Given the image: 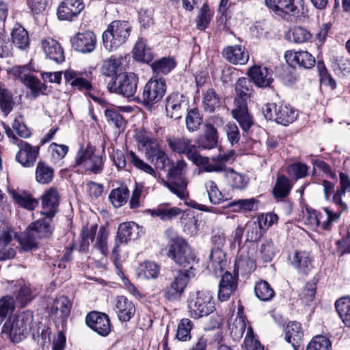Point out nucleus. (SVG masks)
<instances>
[{"label": "nucleus", "mask_w": 350, "mask_h": 350, "mask_svg": "<svg viewBox=\"0 0 350 350\" xmlns=\"http://www.w3.org/2000/svg\"><path fill=\"white\" fill-rule=\"evenodd\" d=\"M165 234L170 239L167 256L180 267L193 269V264L197 262L196 256L185 240L178 237L172 229H167Z\"/></svg>", "instance_id": "1"}, {"label": "nucleus", "mask_w": 350, "mask_h": 350, "mask_svg": "<svg viewBox=\"0 0 350 350\" xmlns=\"http://www.w3.org/2000/svg\"><path fill=\"white\" fill-rule=\"evenodd\" d=\"M187 169V163L183 159L176 163L172 161L171 165H169L168 181H164V185L181 200L188 196L187 180L185 177Z\"/></svg>", "instance_id": "2"}, {"label": "nucleus", "mask_w": 350, "mask_h": 350, "mask_svg": "<svg viewBox=\"0 0 350 350\" xmlns=\"http://www.w3.org/2000/svg\"><path fill=\"white\" fill-rule=\"evenodd\" d=\"M131 27L126 21H114L103 33V42L108 51L119 48L128 39Z\"/></svg>", "instance_id": "3"}, {"label": "nucleus", "mask_w": 350, "mask_h": 350, "mask_svg": "<svg viewBox=\"0 0 350 350\" xmlns=\"http://www.w3.org/2000/svg\"><path fill=\"white\" fill-rule=\"evenodd\" d=\"M33 321L31 312H23L16 315L10 323H5L2 332L8 333L12 342H19L27 337Z\"/></svg>", "instance_id": "4"}, {"label": "nucleus", "mask_w": 350, "mask_h": 350, "mask_svg": "<svg viewBox=\"0 0 350 350\" xmlns=\"http://www.w3.org/2000/svg\"><path fill=\"white\" fill-rule=\"evenodd\" d=\"M187 308L192 318L208 316L215 310L212 294L208 291H200L191 295L187 301Z\"/></svg>", "instance_id": "5"}, {"label": "nucleus", "mask_w": 350, "mask_h": 350, "mask_svg": "<svg viewBox=\"0 0 350 350\" xmlns=\"http://www.w3.org/2000/svg\"><path fill=\"white\" fill-rule=\"evenodd\" d=\"M138 77L133 72H122L116 76L107 84V89L125 98L134 97L137 88Z\"/></svg>", "instance_id": "6"}, {"label": "nucleus", "mask_w": 350, "mask_h": 350, "mask_svg": "<svg viewBox=\"0 0 350 350\" xmlns=\"http://www.w3.org/2000/svg\"><path fill=\"white\" fill-rule=\"evenodd\" d=\"M30 65L16 66L11 69V73L20 79L31 90V96L36 99L40 94H46L47 86L30 73Z\"/></svg>", "instance_id": "7"}, {"label": "nucleus", "mask_w": 350, "mask_h": 350, "mask_svg": "<svg viewBox=\"0 0 350 350\" xmlns=\"http://www.w3.org/2000/svg\"><path fill=\"white\" fill-rule=\"evenodd\" d=\"M194 275L193 269L179 270L170 286L163 290L165 297L169 301H174L180 298L189 280Z\"/></svg>", "instance_id": "8"}, {"label": "nucleus", "mask_w": 350, "mask_h": 350, "mask_svg": "<svg viewBox=\"0 0 350 350\" xmlns=\"http://www.w3.org/2000/svg\"><path fill=\"white\" fill-rule=\"evenodd\" d=\"M75 163L77 165L82 166L94 174L100 173L103 167V157L94 154L93 147L90 146L85 149L79 150L75 157Z\"/></svg>", "instance_id": "9"}, {"label": "nucleus", "mask_w": 350, "mask_h": 350, "mask_svg": "<svg viewBox=\"0 0 350 350\" xmlns=\"http://www.w3.org/2000/svg\"><path fill=\"white\" fill-rule=\"evenodd\" d=\"M165 92V81L163 78L152 77L144 87L142 93L143 104L152 105L159 102Z\"/></svg>", "instance_id": "10"}, {"label": "nucleus", "mask_w": 350, "mask_h": 350, "mask_svg": "<svg viewBox=\"0 0 350 350\" xmlns=\"http://www.w3.org/2000/svg\"><path fill=\"white\" fill-rule=\"evenodd\" d=\"M170 150L179 154H185L187 158L193 163L200 155L198 147L193 143V140L186 137H169L166 139Z\"/></svg>", "instance_id": "11"}, {"label": "nucleus", "mask_w": 350, "mask_h": 350, "mask_svg": "<svg viewBox=\"0 0 350 350\" xmlns=\"http://www.w3.org/2000/svg\"><path fill=\"white\" fill-rule=\"evenodd\" d=\"M65 81L70 85L81 92L88 94L94 100L97 101L98 98L92 94L93 86L87 72H82L74 70H67L64 72Z\"/></svg>", "instance_id": "12"}, {"label": "nucleus", "mask_w": 350, "mask_h": 350, "mask_svg": "<svg viewBox=\"0 0 350 350\" xmlns=\"http://www.w3.org/2000/svg\"><path fill=\"white\" fill-rule=\"evenodd\" d=\"M72 303L66 296L55 298L48 306L50 317L55 322L64 324L70 315Z\"/></svg>", "instance_id": "13"}, {"label": "nucleus", "mask_w": 350, "mask_h": 350, "mask_svg": "<svg viewBox=\"0 0 350 350\" xmlns=\"http://www.w3.org/2000/svg\"><path fill=\"white\" fill-rule=\"evenodd\" d=\"M87 325L98 334L107 336L111 331V324L108 315L105 313L92 311L85 318Z\"/></svg>", "instance_id": "14"}, {"label": "nucleus", "mask_w": 350, "mask_h": 350, "mask_svg": "<svg viewBox=\"0 0 350 350\" xmlns=\"http://www.w3.org/2000/svg\"><path fill=\"white\" fill-rule=\"evenodd\" d=\"M267 6L276 15L286 19L299 13L295 0H265Z\"/></svg>", "instance_id": "15"}, {"label": "nucleus", "mask_w": 350, "mask_h": 350, "mask_svg": "<svg viewBox=\"0 0 350 350\" xmlns=\"http://www.w3.org/2000/svg\"><path fill=\"white\" fill-rule=\"evenodd\" d=\"M187 103L183 94L172 93L165 99V111L167 117L178 120L184 113Z\"/></svg>", "instance_id": "16"}, {"label": "nucleus", "mask_w": 350, "mask_h": 350, "mask_svg": "<svg viewBox=\"0 0 350 350\" xmlns=\"http://www.w3.org/2000/svg\"><path fill=\"white\" fill-rule=\"evenodd\" d=\"M73 49L82 53H88L93 51L96 45V38L91 31L77 33L71 39Z\"/></svg>", "instance_id": "17"}, {"label": "nucleus", "mask_w": 350, "mask_h": 350, "mask_svg": "<svg viewBox=\"0 0 350 350\" xmlns=\"http://www.w3.org/2000/svg\"><path fill=\"white\" fill-rule=\"evenodd\" d=\"M286 62L292 67L310 69L315 65V58L308 51H288L284 54Z\"/></svg>", "instance_id": "18"}, {"label": "nucleus", "mask_w": 350, "mask_h": 350, "mask_svg": "<svg viewBox=\"0 0 350 350\" xmlns=\"http://www.w3.org/2000/svg\"><path fill=\"white\" fill-rule=\"evenodd\" d=\"M19 150L16 155V161L24 167H31L35 163L39 154V148L32 146L23 140L17 144Z\"/></svg>", "instance_id": "19"}, {"label": "nucleus", "mask_w": 350, "mask_h": 350, "mask_svg": "<svg viewBox=\"0 0 350 350\" xmlns=\"http://www.w3.org/2000/svg\"><path fill=\"white\" fill-rule=\"evenodd\" d=\"M83 0H64L57 9V16L60 20L71 21L84 9Z\"/></svg>", "instance_id": "20"}, {"label": "nucleus", "mask_w": 350, "mask_h": 350, "mask_svg": "<svg viewBox=\"0 0 350 350\" xmlns=\"http://www.w3.org/2000/svg\"><path fill=\"white\" fill-rule=\"evenodd\" d=\"M291 265L297 272L308 275L313 267L312 258L306 251H296L288 256Z\"/></svg>", "instance_id": "21"}, {"label": "nucleus", "mask_w": 350, "mask_h": 350, "mask_svg": "<svg viewBox=\"0 0 350 350\" xmlns=\"http://www.w3.org/2000/svg\"><path fill=\"white\" fill-rule=\"evenodd\" d=\"M247 75L259 88L269 87L273 81V71L267 67L255 65L248 70Z\"/></svg>", "instance_id": "22"}, {"label": "nucleus", "mask_w": 350, "mask_h": 350, "mask_svg": "<svg viewBox=\"0 0 350 350\" xmlns=\"http://www.w3.org/2000/svg\"><path fill=\"white\" fill-rule=\"evenodd\" d=\"M53 217L44 215L43 218L32 222L27 228L40 240L49 238L53 232Z\"/></svg>", "instance_id": "23"}, {"label": "nucleus", "mask_w": 350, "mask_h": 350, "mask_svg": "<svg viewBox=\"0 0 350 350\" xmlns=\"http://www.w3.org/2000/svg\"><path fill=\"white\" fill-rule=\"evenodd\" d=\"M237 288V276L233 275L228 271L225 272L222 275L218 290V299L221 301H226L229 299L231 295Z\"/></svg>", "instance_id": "24"}, {"label": "nucleus", "mask_w": 350, "mask_h": 350, "mask_svg": "<svg viewBox=\"0 0 350 350\" xmlns=\"http://www.w3.org/2000/svg\"><path fill=\"white\" fill-rule=\"evenodd\" d=\"M41 48L45 55L51 60L62 63L64 61V53L60 44L51 38L41 40Z\"/></svg>", "instance_id": "25"}, {"label": "nucleus", "mask_w": 350, "mask_h": 350, "mask_svg": "<svg viewBox=\"0 0 350 350\" xmlns=\"http://www.w3.org/2000/svg\"><path fill=\"white\" fill-rule=\"evenodd\" d=\"M224 57L233 64L244 65L249 60V54L241 45L228 46L222 52Z\"/></svg>", "instance_id": "26"}, {"label": "nucleus", "mask_w": 350, "mask_h": 350, "mask_svg": "<svg viewBox=\"0 0 350 350\" xmlns=\"http://www.w3.org/2000/svg\"><path fill=\"white\" fill-rule=\"evenodd\" d=\"M59 204V194L56 189L51 187L42 196V211L43 215L54 217Z\"/></svg>", "instance_id": "27"}, {"label": "nucleus", "mask_w": 350, "mask_h": 350, "mask_svg": "<svg viewBox=\"0 0 350 350\" xmlns=\"http://www.w3.org/2000/svg\"><path fill=\"white\" fill-rule=\"evenodd\" d=\"M138 234V225L135 222H125L121 224L117 232V239H116V247L113 252H117L118 248L121 244H124L129 240L134 239Z\"/></svg>", "instance_id": "28"}, {"label": "nucleus", "mask_w": 350, "mask_h": 350, "mask_svg": "<svg viewBox=\"0 0 350 350\" xmlns=\"http://www.w3.org/2000/svg\"><path fill=\"white\" fill-rule=\"evenodd\" d=\"M146 159L151 162L157 169L163 170L166 167L171 165L172 159L170 158L165 151L159 144L154 148H152L148 152H146Z\"/></svg>", "instance_id": "29"}, {"label": "nucleus", "mask_w": 350, "mask_h": 350, "mask_svg": "<svg viewBox=\"0 0 350 350\" xmlns=\"http://www.w3.org/2000/svg\"><path fill=\"white\" fill-rule=\"evenodd\" d=\"M116 312L120 321H129L135 312V308L133 302L126 297L119 296L116 298Z\"/></svg>", "instance_id": "30"}, {"label": "nucleus", "mask_w": 350, "mask_h": 350, "mask_svg": "<svg viewBox=\"0 0 350 350\" xmlns=\"http://www.w3.org/2000/svg\"><path fill=\"white\" fill-rule=\"evenodd\" d=\"M226 265V254L220 247H215L211 252L207 268L215 275L222 272Z\"/></svg>", "instance_id": "31"}, {"label": "nucleus", "mask_w": 350, "mask_h": 350, "mask_svg": "<svg viewBox=\"0 0 350 350\" xmlns=\"http://www.w3.org/2000/svg\"><path fill=\"white\" fill-rule=\"evenodd\" d=\"M304 333L301 324L293 321L289 323L285 329V340L290 343L294 349L297 350L299 347Z\"/></svg>", "instance_id": "32"}, {"label": "nucleus", "mask_w": 350, "mask_h": 350, "mask_svg": "<svg viewBox=\"0 0 350 350\" xmlns=\"http://www.w3.org/2000/svg\"><path fill=\"white\" fill-rule=\"evenodd\" d=\"M11 39L13 44L20 50H25L29 46V37L27 31L20 24L16 23L12 28Z\"/></svg>", "instance_id": "33"}, {"label": "nucleus", "mask_w": 350, "mask_h": 350, "mask_svg": "<svg viewBox=\"0 0 350 350\" xmlns=\"http://www.w3.org/2000/svg\"><path fill=\"white\" fill-rule=\"evenodd\" d=\"M205 128L204 135L198 140V147L203 149L214 148L218 142L217 129L210 123H206Z\"/></svg>", "instance_id": "34"}, {"label": "nucleus", "mask_w": 350, "mask_h": 350, "mask_svg": "<svg viewBox=\"0 0 350 350\" xmlns=\"http://www.w3.org/2000/svg\"><path fill=\"white\" fill-rule=\"evenodd\" d=\"M322 211L318 212V227L324 230H330L332 224L340 219V212H335L328 207H323Z\"/></svg>", "instance_id": "35"}, {"label": "nucleus", "mask_w": 350, "mask_h": 350, "mask_svg": "<svg viewBox=\"0 0 350 350\" xmlns=\"http://www.w3.org/2000/svg\"><path fill=\"white\" fill-rule=\"evenodd\" d=\"M276 114L275 122L284 126L292 123L297 117V112L291 106L282 103L278 104Z\"/></svg>", "instance_id": "36"}, {"label": "nucleus", "mask_w": 350, "mask_h": 350, "mask_svg": "<svg viewBox=\"0 0 350 350\" xmlns=\"http://www.w3.org/2000/svg\"><path fill=\"white\" fill-rule=\"evenodd\" d=\"M10 195L13 200L21 207L29 211L38 206L39 202L26 192L18 193L14 189H8Z\"/></svg>", "instance_id": "37"}, {"label": "nucleus", "mask_w": 350, "mask_h": 350, "mask_svg": "<svg viewBox=\"0 0 350 350\" xmlns=\"http://www.w3.org/2000/svg\"><path fill=\"white\" fill-rule=\"evenodd\" d=\"M226 178L228 185L233 190L242 191L247 187L249 183V178L246 176L235 172L232 168L227 170Z\"/></svg>", "instance_id": "38"}, {"label": "nucleus", "mask_w": 350, "mask_h": 350, "mask_svg": "<svg viewBox=\"0 0 350 350\" xmlns=\"http://www.w3.org/2000/svg\"><path fill=\"white\" fill-rule=\"evenodd\" d=\"M234 98L249 100L253 92V82L246 77L239 78L235 83Z\"/></svg>", "instance_id": "39"}, {"label": "nucleus", "mask_w": 350, "mask_h": 350, "mask_svg": "<svg viewBox=\"0 0 350 350\" xmlns=\"http://www.w3.org/2000/svg\"><path fill=\"white\" fill-rule=\"evenodd\" d=\"M126 57L129 55H113L103 62V72L107 76H111L121 69Z\"/></svg>", "instance_id": "40"}, {"label": "nucleus", "mask_w": 350, "mask_h": 350, "mask_svg": "<svg viewBox=\"0 0 350 350\" xmlns=\"http://www.w3.org/2000/svg\"><path fill=\"white\" fill-rule=\"evenodd\" d=\"M292 185L285 176H279L273 189V195L278 200H282L290 193Z\"/></svg>", "instance_id": "41"}, {"label": "nucleus", "mask_w": 350, "mask_h": 350, "mask_svg": "<svg viewBox=\"0 0 350 350\" xmlns=\"http://www.w3.org/2000/svg\"><path fill=\"white\" fill-rule=\"evenodd\" d=\"M202 96V106L206 111L213 113L219 107L220 96L213 89H208L203 92Z\"/></svg>", "instance_id": "42"}, {"label": "nucleus", "mask_w": 350, "mask_h": 350, "mask_svg": "<svg viewBox=\"0 0 350 350\" xmlns=\"http://www.w3.org/2000/svg\"><path fill=\"white\" fill-rule=\"evenodd\" d=\"M14 104L12 92L0 83V109L5 116L12 111Z\"/></svg>", "instance_id": "43"}, {"label": "nucleus", "mask_w": 350, "mask_h": 350, "mask_svg": "<svg viewBox=\"0 0 350 350\" xmlns=\"http://www.w3.org/2000/svg\"><path fill=\"white\" fill-rule=\"evenodd\" d=\"M213 159L215 162L211 163L209 162V159L208 157H203L200 154L193 163L197 166L203 167L204 171L207 172H221L224 170L225 165L217 160V157Z\"/></svg>", "instance_id": "44"}, {"label": "nucleus", "mask_w": 350, "mask_h": 350, "mask_svg": "<svg viewBox=\"0 0 350 350\" xmlns=\"http://www.w3.org/2000/svg\"><path fill=\"white\" fill-rule=\"evenodd\" d=\"M129 196V189L126 187H120L111 190L109 200L114 207L119 208L127 202Z\"/></svg>", "instance_id": "45"}, {"label": "nucleus", "mask_w": 350, "mask_h": 350, "mask_svg": "<svg viewBox=\"0 0 350 350\" xmlns=\"http://www.w3.org/2000/svg\"><path fill=\"white\" fill-rule=\"evenodd\" d=\"M213 16V12L211 10L206 3H204L199 10L196 18V27L199 30H205L209 25Z\"/></svg>", "instance_id": "46"}, {"label": "nucleus", "mask_w": 350, "mask_h": 350, "mask_svg": "<svg viewBox=\"0 0 350 350\" xmlns=\"http://www.w3.org/2000/svg\"><path fill=\"white\" fill-rule=\"evenodd\" d=\"M133 57L139 62L149 63L153 57L150 49L146 48L144 41L139 39L133 49Z\"/></svg>", "instance_id": "47"}, {"label": "nucleus", "mask_w": 350, "mask_h": 350, "mask_svg": "<svg viewBox=\"0 0 350 350\" xmlns=\"http://www.w3.org/2000/svg\"><path fill=\"white\" fill-rule=\"evenodd\" d=\"M181 213V209L178 207H167L164 205L159 206L150 211L152 216L158 217L163 221L171 220Z\"/></svg>", "instance_id": "48"}, {"label": "nucleus", "mask_w": 350, "mask_h": 350, "mask_svg": "<svg viewBox=\"0 0 350 350\" xmlns=\"http://www.w3.org/2000/svg\"><path fill=\"white\" fill-rule=\"evenodd\" d=\"M54 176L53 169L44 162H39L36 170V180L40 184L51 183Z\"/></svg>", "instance_id": "49"}, {"label": "nucleus", "mask_w": 350, "mask_h": 350, "mask_svg": "<svg viewBox=\"0 0 350 350\" xmlns=\"http://www.w3.org/2000/svg\"><path fill=\"white\" fill-rule=\"evenodd\" d=\"M335 307L342 322L350 327V297L340 298L336 301Z\"/></svg>", "instance_id": "50"}, {"label": "nucleus", "mask_w": 350, "mask_h": 350, "mask_svg": "<svg viewBox=\"0 0 350 350\" xmlns=\"http://www.w3.org/2000/svg\"><path fill=\"white\" fill-rule=\"evenodd\" d=\"M254 293L258 299L264 301L271 300L275 295L273 289L270 284L265 280H261L256 283Z\"/></svg>", "instance_id": "51"}, {"label": "nucleus", "mask_w": 350, "mask_h": 350, "mask_svg": "<svg viewBox=\"0 0 350 350\" xmlns=\"http://www.w3.org/2000/svg\"><path fill=\"white\" fill-rule=\"evenodd\" d=\"M176 66L173 58L163 57L151 64V68L157 75H167Z\"/></svg>", "instance_id": "52"}, {"label": "nucleus", "mask_w": 350, "mask_h": 350, "mask_svg": "<svg viewBox=\"0 0 350 350\" xmlns=\"http://www.w3.org/2000/svg\"><path fill=\"white\" fill-rule=\"evenodd\" d=\"M193 327V322L187 318L182 319L178 324L176 338L180 341L191 339V331Z\"/></svg>", "instance_id": "53"}, {"label": "nucleus", "mask_w": 350, "mask_h": 350, "mask_svg": "<svg viewBox=\"0 0 350 350\" xmlns=\"http://www.w3.org/2000/svg\"><path fill=\"white\" fill-rule=\"evenodd\" d=\"M39 240L40 239L27 228L20 239L21 249L25 252L36 250L38 248Z\"/></svg>", "instance_id": "54"}, {"label": "nucleus", "mask_w": 350, "mask_h": 350, "mask_svg": "<svg viewBox=\"0 0 350 350\" xmlns=\"http://www.w3.org/2000/svg\"><path fill=\"white\" fill-rule=\"evenodd\" d=\"M186 126L189 132H193L200 129L202 118L198 109L194 108L188 111L185 118Z\"/></svg>", "instance_id": "55"}, {"label": "nucleus", "mask_w": 350, "mask_h": 350, "mask_svg": "<svg viewBox=\"0 0 350 350\" xmlns=\"http://www.w3.org/2000/svg\"><path fill=\"white\" fill-rule=\"evenodd\" d=\"M258 200L254 198L233 200L228 206L233 208L234 211H252L256 209Z\"/></svg>", "instance_id": "56"}, {"label": "nucleus", "mask_w": 350, "mask_h": 350, "mask_svg": "<svg viewBox=\"0 0 350 350\" xmlns=\"http://www.w3.org/2000/svg\"><path fill=\"white\" fill-rule=\"evenodd\" d=\"M288 38L295 43H303L310 40L312 35L306 29L302 27H295L289 31Z\"/></svg>", "instance_id": "57"}, {"label": "nucleus", "mask_w": 350, "mask_h": 350, "mask_svg": "<svg viewBox=\"0 0 350 350\" xmlns=\"http://www.w3.org/2000/svg\"><path fill=\"white\" fill-rule=\"evenodd\" d=\"M127 159L137 169L153 176H156V171L152 166L139 158L133 151L131 150L128 152Z\"/></svg>", "instance_id": "58"}, {"label": "nucleus", "mask_w": 350, "mask_h": 350, "mask_svg": "<svg viewBox=\"0 0 350 350\" xmlns=\"http://www.w3.org/2000/svg\"><path fill=\"white\" fill-rule=\"evenodd\" d=\"M109 232L104 226L100 228L94 243V247L98 249L100 253L105 256L108 253L107 239Z\"/></svg>", "instance_id": "59"}, {"label": "nucleus", "mask_w": 350, "mask_h": 350, "mask_svg": "<svg viewBox=\"0 0 350 350\" xmlns=\"http://www.w3.org/2000/svg\"><path fill=\"white\" fill-rule=\"evenodd\" d=\"M331 342L325 336L317 335L308 343L306 350H330Z\"/></svg>", "instance_id": "60"}, {"label": "nucleus", "mask_w": 350, "mask_h": 350, "mask_svg": "<svg viewBox=\"0 0 350 350\" xmlns=\"http://www.w3.org/2000/svg\"><path fill=\"white\" fill-rule=\"evenodd\" d=\"M228 141L232 146L238 144L241 138V134L238 126L235 122H230L224 126Z\"/></svg>", "instance_id": "61"}, {"label": "nucleus", "mask_w": 350, "mask_h": 350, "mask_svg": "<svg viewBox=\"0 0 350 350\" xmlns=\"http://www.w3.org/2000/svg\"><path fill=\"white\" fill-rule=\"evenodd\" d=\"M205 187L208 196V199L212 204H218L222 202V193L219 191L214 181L208 180L205 184Z\"/></svg>", "instance_id": "62"}, {"label": "nucleus", "mask_w": 350, "mask_h": 350, "mask_svg": "<svg viewBox=\"0 0 350 350\" xmlns=\"http://www.w3.org/2000/svg\"><path fill=\"white\" fill-rule=\"evenodd\" d=\"M260 252L264 261L269 262L278 252V249L272 240H265L260 245Z\"/></svg>", "instance_id": "63"}, {"label": "nucleus", "mask_w": 350, "mask_h": 350, "mask_svg": "<svg viewBox=\"0 0 350 350\" xmlns=\"http://www.w3.org/2000/svg\"><path fill=\"white\" fill-rule=\"evenodd\" d=\"M136 140L142 147L146 148L145 153L148 152L152 148H154L159 144L154 137L146 132L138 133L136 136Z\"/></svg>", "instance_id": "64"}]
</instances>
